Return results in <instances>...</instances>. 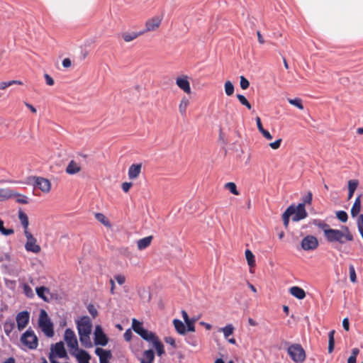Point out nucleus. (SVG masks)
Returning <instances> with one entry per match:
<instances>
[{
    "instance_id": "1",
    "label": "nucleus",
    "mask_w": 363,
    "mask_h": 363,
    "mask_svg": "<svg viewBox=\"0 0 363 363\" xmlns=\"http://www.w3.org/2000/svg\"><path fill=\"white\" fill-rule=\"evenodd\" d=\"M313 224L323 230L325 240L329 243L335 245L334 248L340 252L342 251V245L347 241L354 240L353 235L347 226H342V230L333 229L327 223L318 219H314Z\"/></svg>"
},
{
    "instance_id": "2",
    "label": "nucleus",
    "mask_w": 363,
    "mask_h": 363,
    "mask_svg": "<svg viewBox=\"0 0 363 363\" xmlns=\"http://www.w3.org/2000/svg\"><path fill=\"white\" fill-rule=\"evenodd\" d=\"M313 194L311 191H309L306 195L302 196V202L299 203L297 206L295 205V210L297 211V213L292 217V220L294 222L299 221L308 216V213L306 210V205L311 204Z\"/></svg>"
},
{
    "instance_id": "3",
    "label": "nucleus",
    "mask_w": 363,
    "mask_h": 363,
    "mask_svg": "<svg viewBox=\"0 0 363 363\" xmlns=\"http://www.w3.org/2000/svg\"><path fill=\"white\" fill-rule=\"evenodd\" d=\"M132 328L138 335L148 342H151L157 336L155 333L145 328L143 323L135 318L132 320Z\"/></svg>"
},
{
    "instance_id": "4",
    "label": "nucleus",
    "mask_w": 363,
    "mask_h": 363,
    "mask_svg": "<svg viewBox=\"0 0 363 363\" xmlns=\"http://www.w3.org/2000/svg\"><path fill=\"white\" fill-rule=\"evenodd\" d=\"M38 324L47 337H52L54 335L53 323L48 317L47 312L43 309L40 311Z\"/></svg>"
},
{
    "instance_id": "5",
    "label": "nucleus",
    "mask_w": 363,
    "mask_h": 363,
    "mask_svg": "<svg viewBox=\"0 0 363 363\" xmlns=\"http://www.w3.org/2000/svg\"><path fill=\"white\" fill-rule=\"evenodd\" d=\"M287 353L296 363H303L306 359V352L303 347L298 343L292 344L287 348Z\"/></svg>"
},
{
    "instance_id": "6",
    "label": "nucleus",
    "mask_w": 363,
    "mask_h": 363,
    "mask_svg": "<svg viewBox=\"0 0 363 363\" xmlns=\"http://www.w3.org/2000/svg\"><path fill=\"white\" fill-rule=\"evenodd\" d=\"M21 342L30 350H35L38 345V339L34 331L30 328L22 334Z\"/></svg>"
},
{
    "instance_id": "7",
    "label": "nucleus",
    "mask_w": 363,
    "mask_h": 363,
    "mask_svg": "<svg viewBox=\"0 0 363 363\" xmlns=\"http://www.w3.org/2000/svg\"><path fill=\"white\" fill-rule=\"evenodd\" d=\"M28 184L33 182L34 189H39L43 192L48 193L50 191L51 184L50 182L45 178L41 177H28Z\"/></svg>"
},
{
    "instance_id": "8",
    "label": "nucleus",
    "mask_w": 363,
    "mask_h": 363,
    "mask_svg": "<svg viewBox=\"0 0 363 363\" xmlns=\"http://www.w3.org/2000/svg\"><path fill=\"white\" fill-rule=\"evenodd\" d=\"M94 335V340L95 345H100L104 347L108 344V337L104 333L101 325H96Z\"/></svg>"
},
{
    "instance_id": "9",
    "label": "nucleus",
    "mask_w": 363,
    "mask_h": 363,
    "mask_svg": "<svg viewBox=\"0 0 363 363\" xmlns=\"http://www.w3.org/2000/svg\"><path fill=\"white\" fill-rule=\"evenodd\" d=\"M64 339L67 342L68 347L71 351H77L79 349L77 340L74 332L70 329L67 328L65 331Z\"/></svg>"
},
{
    "instance_id": "10",
    "label": "nucleus",
    "mask_w": 363,
    "mask_h": 363,
    "mask_svg": "<svg viewBox=\"0 0 363 363\" xmlns=\"http://www.w3.org/2000/svg\"><path fill=\"white\" fill-rule=\"evenodd\" d=\"M301 245L305 251L314 250L318 246V240L314 235H306L302 239Z\"/></svg>"
},
{
    "instance_id": "11",
    "label": "nucleus",
    "mask_w": 363,
    "mask_h": 363,
    "mask_svg": "<svg viewBox=\"0 0 363 363\" xmlns=\"http://www.w3.org/2000/svg\"><path fill=\"white\" fill-rule=\"evenodd\" d=\"M92 324L90 318L87 316H83L79 321L77 322V330L79 335L91 334Z\"/></svg>"
},
{
    "instance_id": "12",
    "label": "nucleus",
    "mask_w": 363,
    "mask_h": 363,
    "mask_svg": "<svg viewBox=\"0 0 363 363\" xmlns=\"http://www.w3.org/2000/svg\"><path fill=\"white\" fill-rule=\"evenodd\" d=\"M30 313L27 311H23L16 315L17 327L18 330L24 329L29 322Z\"/></svg>"
},
{
    "instance_id": "13",
    "label": "nucleus",
    "mask_w": 363,
    "mask_h": 363,
    "mask_svg": "<svg viewBox=\"0 0 363 363\" xmlns=\"http://www.w3.org/2000/svg\"><path fill=\"white\" fill-rule=\"evenodd\" d=\"M52 352L53 354L55 353V357L57 356L59 358H68L67 350L65 347L64 342L62 341H60L53 346L52 345Z\"/></svg>"
},
{
    "instance_id": "14",
    "label": "nucleus",
    "mask_w": 363,
    "mask_h": 363,
    "mask_svg": "<svg viewBox=\"0 0 363 363\" xmlns=\"http://www.w3.org/2000/svg\"><path fill=\"white\" fill-rule=\"evenodd\" d=\"M71 354L74 356L78 363H89L91 355L89 353L82 349H78L77 351H71Z\"/></svg>"
},
{
    "instance_id": "15",
    "label": "nucleus",
    "mask_w": 363,
    "mask_h": 363,
    "mask_svg": "<svg viewBox=\"0 0 363 363\" xmlns=\"http://www.w3.org/2000/svg\"><path fill=\"white\" fill-rule=\"evenodd\" d=\"M297 213L295 210V204H291L282 214L283 224L285 228H287L289 224V219L291 216H294Z\"/></svg>"
},
{
    "instance_id": "16",
    "label": "nucleus",
    "mask_w": 363,
    "mask_h": 363,
    "mask_svg": "<svg viewBox=\"0 0 363 363\" xmlns=\"http://www.w3.org/2000/svg\"><path fill=\"white\" fill-rule=\"evenodd\" d=\"M176 84L184 92L187 94L191 92L190 84L186 77H178L177 79Z\"/></svg>"
},
{
    "instance_id": "17",
    "label": "nucleus",
    "mask_w": 363,
    "mask_h": 363,
    "mask_svg": "<svg viewBox=\"0 0 363 363\" xmlns=\"http://www.w3.org/2000/svg\"><path fill=\"white\" fill-rule=\"evenodd\" d=\"M154 360L155 352L152 349L145 350L140 359V363H153Z\"/></svg>"
},
{
    "instance_id": "18",
    "label": "nucleus",
    "mask_w": 363,
    "mask_h": 363,
    "mask_svg": "<svg viewBox=\"0 0 363 363\" xmlns=\"http://www.w3.org/2000/svg\"><path fill=\"white\" fill-rule=\"evenodd\" d=\"M141 164H133L128 169V177L130 179L137 178L141 172Z\"/></svg>"
},
{
    "instance_id": "19",
    "label": "nucleus",
    "mask_w": 363,
    "mask_h": 363,
    "mask_svg": "<svg viewBox=\"0 0 363 363\" xmlns=\"http://www.w3.org/2000/svg\"><path fill=\"white\" fill-rule=\"evenodd\" d=\"M25 248L28 252H32L34 253H38L40 251V247L36 244V239L35 238L30 240H27Z\"/></svg>"
},
{
    "instance_id": "20",
    "label": "nucleus",
    "mask_w": 363,
    "mask_h": 363,
    "mask_svg": "<svg viewBox=\"0 0 363 363\" xmlns=\"http://www.w3.org/2000/svg\"><path fill=\"white\" fill-rule=\"evenodd\" d=\"M290 294L295 298L302 300L306 297L305 291L299 286H292L289 289Z\"/></svg>"
},
{
    "instance_id": "21",
    "label": "nucleus",
    "mask_w": 363,
    "mask_h": 363,
    "mask_svg": "<svg viewBox=\"0 0 363 363\" xmlns=\"http://www.w3.org/2000/svg\"><path fill=\"white\" fill-rule=\"evenodd\" d=\"M161 20L159 18H152V19L148 20L146 22L145 27L146 28L143 30L144 33L145 31H151L154 30L155 28L159 27L160 25Z\"/></svg>"
},
{
    "instance_id": "22",
    "label": "nucleus",
    "mask_w": 363,
    "mask_h": 363,
    "mask_svg": "<svg viewBox=\"0 0 363 363\" xmlns=\"http://www.w3.org/2000/svg\"><path fill=\"white\" fill-rule=\"evenodd\" d=\"M362 194H359L354 200V202L351 208V216L354 218L358 216L361 211V197Z\"/></svg>"
},
{
    "instance_id": "23",
    "label": "nucleus",
    "mask_w": 363,
    "mask_h": 363,
    "mask_svg": "<svg viewBox=\"0 0 363 363\" xmlns=\"http://www.w3.org/2000/svg\"><path fill=\"white\" fill-rule=\"evenodd\" d=\"M151 343L152 344L153 347L155 348L157 354L159 357H161L162 355H163L164 354L165 352H164V345L160 340L158 336H156V337H155L153 339V340L151 342Z\"/></svg>"
},
{
    "instance_id": "24",
    "label": "nucleus",
    "mask_w": 363,
    "mask_h": 363,
    "mask_svg": "<svg viewBox=\"0 0 363 363\" xmlns=\"http://www.w3.org/2000/svg\"><path fill=\"white\" fill-rule=\"evenodd\" d=\"M255 121L257 129L262 134V135L267 140H272V135L268 130H265L264 128H263L260 118L259 116H257Z\"/></svg>"
},
{
    "instance_id": "25",
    "label": "nucleus",
    "mask_w": 363,
    "mask_h": 363,
    "mask_svg": "<svg viewBox=\"0 0 363 363\" xmlns=\"http://www.w3.org/2000/svg\"><path fill=\"white\" fill-rule=\"evenodd\" d=\"M152 240V236H147L145 237L137 242L138 248L140 250H143L145 248H147L151 243V241Z\"/></svg>"
},
{
    "instance_id": "26",
    "label": "nucleus",
    "mask_w": 363,
    "mask_h": 363,
    "mask_svg": "<svg viewBox=\"0 0 363 363\" xmlns=\"http://www.w3.org/2000/svg\"><path fill=\"white\" fill-rule=\"evenodd\" d=\"M176 331L180 335H184L186 333V328L185 324L179 319H174L173 320Z\"/></svg>"
},
{
    "instance_id": "27",
    "label": "nucleus",
    "mask_w": 363,
    "mask_h": 363,
    "mask_svg": "<svg viewBox=\"0 0 363 363\" xmlns=\"http://www.w3.org/2000/svg\"><path fill=\"white\" fill-rule=\"evenodd\" d=\"M13 190L11 189H0V201H6L13 197Z\"/></svg>"
},
{
    "instance_id": "28",
    "label": "nucleus",
    "mask_w": 363,
    "mask_h": 363,
    "mask_svg": "<svg viewBox=\"0 0 363 363\" xmlns=\"http://www.w3.org/2000/svg\"><path fill=\"white\" fill-rule=\"evenodd\" d=\"M143 33L144 31L123 33L122 37L125 42H130Z\"/></svg>"
},
{
    "instance_id": "29",
    "label": "nucleus",
    "mask_w": 363,
    "mask_h": 363,
    "mask_svg": "<svg viewBox=\"0 0 363 363\" xmlns=\"http://www.w3.org/2000/svg\"><path fill=\"white\" fill-rule=\"evenodd\" d=\"M79 171L80 167L74 160H71L66 168V172L69 174H74Z\"/></svg>"
},
{
    "instance_id": "30",
    "label": "nucleus",
    "mask_w": 363,
    "mask_h": 363,
    "mask_svg": "<svg viewBox=\"0 0 363 363\" xmlns=\"http://www.w3.org/2000/svg\"><path fill=\"white\" fill-rule=\"evenodd\" d=\"M15 327V323L11 319H7L4 323V330L7 336H9Z\"/></svg>"
},
{
    "instance_id": "31",
    "label": "nucleus",
    "mask_w": 363,
    "mask_h": 363,
    "mask_svg": "<svg viewBox=\"0 0 363 363\" xmlns=\"http://www.w3.org/2000/svg\"><path fill=\"white\" fill-rule=\"evenodd\" d=\"M89 335L90 334L79 335L81 344L86 348H91L93 347Z\"/></svg>"
},
{
    "instance_id": "32",
    "label": "nucleus",
    "mask_w": 363,
    "mask_h": 363,
    "mask_svg": "<svg viewBox=\"0 0 363 363\" xmlns=\"http://www.w3.org/2000/svg\"><path fill=\"white\" fill-rule=\"evenodd\" d=\"M38 296L42 298L44 301H48V297L45 296V293H49V289L45 286H39L35 289Z\"/></svg>"
},
{
    "instance_id": "33",
    "label": "nucleus",
    "mask_w": 363,
    "mask_h": 363,
    "mask_svg": "<svg viewBox=\"0 0 363 363\" xmlns=\"http://www.w3.org/2000/svg\"><path fill=\"white\" fill-rule=\"evenodd\" d=\"M245 258L247 259V264L250 267H253L255 266V257L253 255L252 252L247 249L245 252Z\"/></svg>"
},
{
    "instance_id": "34",
    "label": "nucleus",
    "mask_w": 363,
    "mask_h": 363,
    "mask_svg": "<svg viewBox=\"0 0 363 363\" xmlns=\"http://www.w3.org/2000/svg\"><path fill=\"white\" fill-rule=\"evenodd\" d=\"M18 218L21 223V225H23L24 229H28L29 221H28V217L23 211L21 210H19L18 211Z\"/></svg>"
},
{
    "instance_id": "35",
    "label": "nucleus",
    "mask_w": 363,
    "mask_h": 363,
    "mask_svg": "<svg viewBox=\"0 0 363 363\" xmlns=\"http://www.w3.org/2000/svg\"><path fill=\"white\" fill-rule=\"evenodd\" d=\"M13 197L16 198V201L18 203H22V204L28 203V198L26 196L21 194L19 193H17L15 191H13Z\"/></svg>"
},
{
    "instance_id": "36",
    "label": "nucleus",
    "mask_w": 363,
    "mask_h": 363,
    "mask_svg": "<svg viewBox=\"0 0 363 363\" xmlns=\"http://www.w3.org/2000/svg\"><path fill=\"white\" fill-rule=\"evenodd\" d=\"M4 220L0 218V233L3 235L9 236L14 233V230L13 228H6L4 226Z\"/></svg>"
},
{
    "instance_id": "37",
    "label": "nucleus",
    "mask_w": 363,
    "mask_h": 363,
    "mask_svg": "<svg viewBox=\"0 0 363 363\" xmlns=\"http://www.w3.org/2000/svg\"><path fill=\"white\" fill-rule=\"evenodd\" d=\"M188 104H189V100L185 97L183 98L182 99V101H180L179 109L180 113L183 116H186V111Z\"/></svg>"
},
{
    "instance_id": "38",
    "label": "nucleus",
    "mask_w": 363,
    "mask_h": 363,
    "mask_svg": "<svg viewBox=\"0 0 363 363\" xmlns=\"http://www.w3.org/2000/svg\"><path fill=\"white\" fill-rule=\"evenodd\" d=\"M288 102L290 104L296 106V108H298L300 110L303 109V105L302 104V100L299 98L288 99Z\"/></svg>"
},
{
    "instance_id": "39",
    "label": "nucleus",
    "mask_w": 363,
    "mask_h": 363,
    "mask_svg": "<svg viewBox=\"0 0 363 363\" xmlns=\"http://www.w3.org/2000/svg\"><path fill=\"white\" fill-rule=\"evenodd\" d=\"M237 98H238V101H240V103L242 105L246 106V108L247 109L250 110L252 108V106H251L250 103L247 101V99H246V97L244 95L238 94Z\"/></svg>"
},
{
    "instance_id": "40",
    "label": "nucleus",
    "mask_w": 363,
    "mask_h": 363,
    "mask_svg": "<svg viewBox=\"0 0 363 363\" xmlns=\"http://www.w3.org/2000/svg\"><path fill=\"white\" fill-rule=\"evenodd\" d=\"M95 217L99 222H101L105 226L111 225L110 222L103 213H96Z\"/></svg>"
},
{
    "instance_id": "41",
    "label": "nucleus",
    "mask_w": 363,
    "mask_h": 363,
    "mask_svg": "<svg viewBox=\"0 0 363 363\" xmlns=\"http://www.w3.org/2000/svg\"><path fill=\"white\" fill-rule=\"evenodd\" d=\"M224 87L227 96H231L234 93V86L230 81L225 82Z\"/></svg>"
},
{
    "instance_id": "42",
    "label": "nucleus",
    "mask_w": 363,
    "mask_h": 363,
    "mask_svg": "<svg viewBox=\"0 0 363 363\" xmlns=\"http://www.w3.org/2000/svg\"><path fill=\"white\" fill-rule=\"evenodd\" d=\"M225 188L234 195H239V191L237 189L236 184L233 182H228L225 185Z\"/></svg>"
},
{
    "instance_id": "43",
    "label": "nucleus",
    "mask_w": 363,
    "mask_h": 363,
    "mask_svg": "<svg viewBox=\"0 0 363 363\" xmlns=\"http://www.w3.org/2000/svg\"><path fill=\"white\" fill-rule=\"evenodd\" d=\"M337 218L342 223L347 222L348 215L345 211H338L336 212Z\"/></svg>"
},
{
    "instance_id": "44",
    "label": "nucleus",
    "mask_w": 363,
    "mask_h": 363,
    "mask_svg": "<svg viewBox=\"0 0 363 363\" xmlns=\"http://www.w3.org/2000/svg\"><path fill=\"white\" fill-rule=\"evenodd\" d=\"M223 332L225 337H228L233 333L234 328L231 324H228L224 328H221Z\"/></svg>"
},
{
    "instance_id": "45",
    "label": "nucleus",
    "mask_w": 363,
    "mask_h": 363,
    "mask_svg": "<svg viewBox=\"0 0 363 363\" xmlns=\"http://www.w3.org/2000/svg\"><path fill=\"white\" fill-rule=\"evenodd\" d=\"M112 358V353L111 350H104V352L101 354V356L99 357V362L101 359L103 362H109V360Z\"/></svg>"
},
{
    "instance_id": "46",
    "label": "nucleus",
    "mask_w": 363,
    "mask_h": 363,
    "mask_svg": "<svg viewBox=\"0 0 363 363\" xmlns=\"http://www.w3.org/2000/svg\"><path fill=\"white\" fill-rule=\"evenodd\" d=\"M349 273L351 282L355 283L357 281L356 272L354 265L352 264L349 265Z\"/></svg>"
},
{
    "instance_id": "47",
    "label": "nucleus",
    "mask_w": 363,
    "mask_h": 363,
    "mask_svg": "<svg viewBox=\"0 0 363 363\" xmlns=\"http://www.w3.org/2000/svg\"><path fill=\"white\" fill-rule=\"evenodd\" d=\"M197 318H191L189 321L185 322L186 331L194 332L195 331V325L194 323L196 321Z\"/></svg>"
},
{
    "instance_id": "48",
    "label": "nucleus",
    "mask_w": 363,
    "mask_h": 363,
    "mask_svg": "<svg viewBox=\"0 0 363 363\" xmlns=\"http://www.w3.org/2000/svg\"><path fill=\"white\" fill-rule=\"evenodd\" d=\"M359 184L357 179H351L348 181V191H355Z\"/></svg>"
},
{
    "instance_id": "49",
    "label": "nucleus",
    "mask_w": 363,
    "mask_h": 363,
    "mask_svg": "<svg viewBox=\"0 0 363 363\" xmlns=\"http://www.w3.org/2000/svg\"><path fill=\"white\" fill-rule=\"evenodd\" d=\"M240 84L242 89H247L250 86V82L244 76H241Z\"/></svg>"
},
{
    "instance_id": "50",
    "label": "nucleus",
    "mask_w": 363,
    "mask_h": 363,
    "mask_svg": "<svg viewBox=\"0 0 363 363\" xmlns=\"http://www.w3.org/2000/svg\"><path fill=\"white\" fill-rule=\"evenodd\" d=\"M23 291L28 298H32L34 296L32 289L27 284L23 285Z\"/></svg>"
},
{
    "instance_id": "51",
    "label": "nucleus",
    "mask_w": 363,
    "mask_h": 363,
    "mask_svg": "<svg viewBox=\"0 0 363 363\" xmlns=\"http://www.w3.org/2000/svg\"><path fill=\"white\" fill-rule=\"evenodd\" d=\"M186 342L194 347H196L198 345V342L194 335H189L186 337Z\"/></svg>"
},
{
    "instance_id": "52",
    "label": "nucleus",
    "mask_w": 363,
    "mask_h": 363,
    "mask_svg": "<svg viewBox=\"0 0 363 363\" xmlns=\"http://www.w3.org/2000/svg\"><path fill=\"white\" fill-rule=\"evenodd\" d=\"M87 310L90 315L94 318L98 315V311L93 304H89Z\"/></svg>"
},
{
    "instance_id": "53",
    "label": "nucleus",
    "mask_w": 363,
    "mask_h": 363,
    "mask_svg": "<svg viewBox=\"0 0 363 363\" xmlns=\"http://www.w3.org/2000/svg\"><path fill=\"white\" fill-rule=\"evenodd\" d=\"M357 225L359 231H363V214L358 216Z\"/></svg>"
},
{
    "instance_id": "54",
    "label": "nucleus",
    "mask_w": 363,
    "mask_h": 363,
    "mask_svg": "<svg viewBox=\"0 0 363 363\" xmlns=\"http://www.w3.org/2000/svg\"><path fill=\"white\" fill-rule=\"evenodd\" d=\"M114 279L119 285L123 284L125 281V277L122 274H116Z\"/></svg>"
},
{
    "instance_id": "55",
    "label": "nucleus",
    "mask_w": 363,
    "mask_h": 363,
    "mask_svg": "<svg viewBox=\"0 0 363 363\" xmlns=\"http://www.w3.org/2000/svg\"><path fill=\"white\" fill-rule=\"evenodd\" d=\"M164 340L166 343L172 345L173 347V348L177 347V345L175 343V340L172 337H170V336L165 337Z\"/></svg>"
},
{
    "instance_id": "56",
    "label": "nucleus",
    "mask_w": 363,
    "mask_h": 363,
    "mask_svg": "<svg viewBox=\"0 0 363 363\" xmlns=\"http://www.w3.org/2000/svg\"><path fill=\"white\" fill-rule=\"evenodd\" d=\"M281 141H282L281 139L279 138V139L275 140L274 142L269 143V146L271 148H272L274 150H277L280 147Z\"/></svg>"
},
{
    "instance_id": "57",
    "label": "nucleus",
    "mask_w": 363,
    "mask_h": 363,
    "mask_svg": "<svg viewBox=\"0 0 363 363\" xmlns=\"http://www.w3.org/2000/svg\"><path fill=\"white\" fill-rule=\"evenodd\" d=\"M132 336H133V333H132L130 329L126 330L125 332L123 334L124 339L127 342H128V341H130L131 340Z\"/></svg>"
},
{
    "instance_id": "58",
    "label": "nucleus",
    "mask_w": 363,
    "mask_h": 363,
    "mask_svg": "<svg viewBox=\"0 0 363 363\" xmlns=\"http://www.w3.org/2000/svg\"><path fill=\"white\" fill-rule=\"evenodd\" d=\"M133 184L131 182H123L122 184V189L124 192L127 193L130 190Z\"/></svg>"
},
{
    "instance_id": "59",
    "label": "nucleus",
    "mask_w": 363,
    "mask_h": 363,
    "mask_svg": "<svg viewBox=\"0 0 363 363\" xmlns=\"http://www.w3.org/2000/svg\"><path fill=\"white\" fill-rule=\"evenodd\" d=\"M44 77L48 85L52 86L54 84V79L48 74H45Z\"/></svg>"
},
{
    "instance_id": "60",
    "label": "nucleus",
    "mask_w": 363,
    "mask_h": 363,
    "mask_svg": "<svg viewBox=\"0 0 363 363\" xmlns=\"http://www.w3.org/2000/svg\"><path fill=\"white\" fill-rule=\"evenodd\" d=\"M342 327L346 331H348L350 330V323L347 318L343 319Z\"/></svg>"
},
{
    "instance_id": "61",
    "label": "nucleus",
    "mask_w": 363,
    "mask_h": 363,
    "mask_svg": "<svg viewBox=\"0 0 363 363\" xmlns=\"http://www.w3.org/2000/svg\"><path fill=\"white\" fill-rule=\"evenodd\" d=\"M121 254L126 256L130 257V252L129 251L128 247H123L120 250Z\"/></svg>"
},
{
    "instance_id": "62",
    "label": "nucleus",
    "mask_w": 363,
    "mask_h": 363,
    "mask_svg": "<svg viewBox=\"0 0 363 363\" xmlns=\"http://www.w3.org/2000/svg\"><path fill=\"white\" fill-rule=\"evenodd\" d=\"M71 60L69 58H65L62 60V66L65 68L69 67L71 66Z\"/></svg>"
},
{
    "instance_id": "63",
    "label": "nucleus",
    "mask_w": 363,
    "mask_h": 363,
    "mask_svg": "<svg viewBox=\"0 0 363 363\" xmlns=\"http://www.w3.org/2000/svg\"><path fill=\"white\" fill-rule=\"evenodd\" d=\"M335 331L332 330L328 333V342H335L334 335Z\"/></svg>"
},
{
    "instance_id": "64",
    "label": "nucleus",
    "mask_w": 363,
    "mask_h": 363,
    "mask_svg": "<svg viewBox=\"0 0 363 363\" xmlns=\"http://www.w3.org/2000/svg\"><path fill=\"white\" fill-rule=\"evenodd\" d=\"M48 358L50 359V363H60L55 359V355L52 352L49 354Z\"/></svg>"
}]
</instances>
